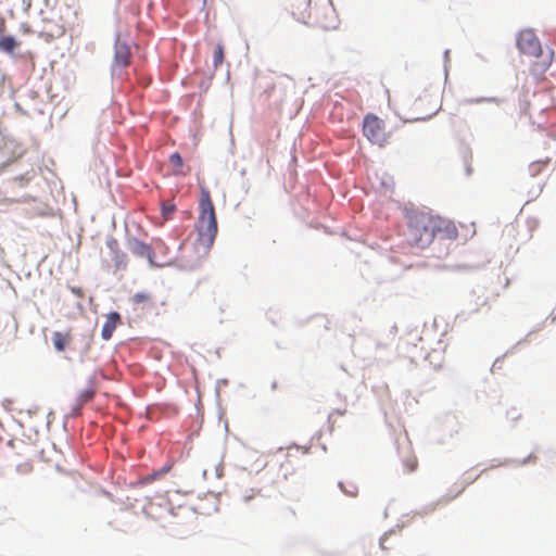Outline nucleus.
<instances>
[{"label": "nucleus", "mask_w": 556, "mask_h": 556, "mask_svg": "<svg viewBox=\"0 0 556 556\" xmlns=\"http://www.w3.org/2000/svg\"><path fill=\"white\" fill-rule=\"evenodd\" d=\"M71 291L78 298H84V291L80 288L72 287Z\"/></svg>", "instance_id": "nucleus-20"}, {"label": "nucleus", "mask_w": 556, "mask_h": 556, "mask_svg": "<svg viewBox=\"0 0 556 556\" xmlns=\"http://www.w3.org/2000/svg\"><path fill=\"white\" fill-rule=\"evenodd\" d=\"M255 497V492L253 490H251V492L249 494H244L242 496L243 501L245 503L250 502L251 500H253Z\"/></svg>", "instance_id": "nucleus-21"}, {"label": "nucleus", "mask_w": 556, "mask_h": 556, "mask_svg": "<svg viewBox=\"0 0 556 556\" xmlns=\"http://www.w3.org/2000/svg\"><path fill=\"white\" fill-rule=\"evenodd\" d=\"M106 247L112 253L115 270H125L127 267V255L119 249L118 241L115 238H109L106 240Z\"/></svg>", "instance_id": "nucleus-7"}, {"label": "nucleus", "mask_w": 556, "mask_h": 556, "mask_svg": "<svg viewBox=\"0 0 556 556\" xmlns=\"http://www.w3.org/2000/svg\"><path fill=\"white\" fill-rule=\"evenodd\" d=\"M518 49L529 55L539 56L541 54V43L535 34L526 29L520 31L517 39Z\"/></svg>", "instance_id": "nucleus-5"}, {"label": "nucleus", "mask_w": 556, "mask_h": 556, "mask_svg": "<svg viewBox=\"0 0 556 556\" xmlns=\"http://www.w3.org/2000/svg\"><path fill=\"white\" fill-rule=\"evenodd\" d=\"M130 59L131 52L129 46L125 42L116 41L114 64L121 68H124L130 64Z\"/></svg>", "instance_id": "nucleus-8"}, {"label": "nucleus", "mask_w": 556, "mask_h": 556, "mask_svg": "<svg viewBox=\"0 0 556 556\" xmlns=\"http://www.w3.org/2000/svg\"><path fill=\"white\" fill-rule=\"evenodd\" d=\"M363 135L372 144L384 147L389 143L390 132L386 129L383 119L375 114H366L363 121Z\"/></svg>", "instance_id": "nucleus-3"}, {"label": "nucleus", "mask_w": 556, "mask_h": 556, "mask_svg": "<svg viewBox=\"0 0 556 556\" xmlns=\"http://www.w3.org/2000/svg\"><path fill=\"white\" fill-rule=\"evenodd\" d=\"M128 248L130 250V252L138 256V257H143V258H147L149 264L154 266V265H157L155 262H154V254H153V250L151 248V245L144 243L143 241H140L136 238H132L128 241Z\"/></svg>", "instance_id": "nucleus-6"}, {"label": "nucleus", "mask_w": 556, "mask_h": 556, "mask_svg": "<svg viewBox=\"0 0 556 556\" xmlns=\"http://www.w3.org/2000/svg\"><path fill=\"white\" fill-rule=\"evenodd\" d=\"M224 62V45L217 43L214 48L213 52V66L214 68H218Z\"/></svg>", "instance_id": "nucleus-14"}, {"label": "nucleus", "mask_w": 556, "mask_h": 556, "mask_svg": "<svg viewBox=\"0 0 556 556\" xmlns=\"http://www.w3.org/2000/svg\"><path fill=\"white\" fill-rule=\"evenodd\" d=\"M93 395H94L93 389H86V390L81 391L77 399L78 407L80 408L84 404L91 401Z\"/></svg>", "instance_id": "nucleus-15"}, {"label": "nucleus", "mask_w": 556, "mask_h": 556, "mask_svg": "<svg viewBox=\"0 0 556 556\" xmlns=\"http://www.w3.org/2000/svg\"><path fill=\"white\" fill-rule=\"evenodd\" d=\"M403 464L407 472L415 471L418 466L417 457L413 454L410 446H407L404 452Z\"/></svg>", "instance_id": "nucleus-12"}, {"label": "nucleus", "mask_w": 556, "mask_h": 556, "mask_svg": "<svg viewBox=\"0 0 556 556\" xmlns=\"http://www.w3.org/2000/svg\"><path fill=\"white\" fill-rule=\"evenodd\" d=\"M175 211V206L174 205H163L162 206V212H163V216L165 219H168L170 217V215L174 213Z\"/></svg>", "instance_id": "nucleus-17"}, {"label": "nucleus", "mask_w": 556, "mask_h": 556, "mask_svg": "<svg viewBox=\"0 0 556 556\" xmlns=\"http://www.w3.org/2000/svg\"><path fill=\"white\" fill-rule=\"evenodd\" d=\"M308 7H309V3L306 0L300 1L295 8L296 11L295 10L292 11L293 16L302 23H307V21L311 17Z\"/></svg>", "instance_id": "nucleus-11"}, {"label": "nucleus", "mask_w": 556, "mask_h": 556, "mask_svg": "<svg viewBox=\"0 0 556 556\" xmlns=\"http://www.w3.org/2000/svg\"><path fill=\"white\" fill-rule=\"evenodd\" d=\"M121 321V316L117 312H112L106 316L105 323L103 325L101 337L104 340H110L113 336L114 330Z\"/></svg>", "instance_id": "nucleus-9"}, {"label": "nucleus", "mask_w": 556, "mask_h": 556, "mask_svg": "<svg viewBox=\"0 0 556 556\" xmlns=\"http://www.w3.org/2000/svg\"><path fill=\"white\" fill-rule=\"evenodd\" d=\"M448 53H450V51H448V50H446V51H445V53H444V56H445V63L448 61Z\"/></svg>", "instance_id": "nucleus-23"}, {"label": "nucleus", "mask_w": 556, "mask_h": 556, "mask_svg": "<svg viewBox=\"0 0 556 556\" xmlns=\"http://www.w3.org/2000/svg\"><path fill=\"white\" fill-rule=\"evenodd\" d=\"M169 162L170 164L175 167V168H181L182 167V159L180 156L179 153H173L170 156H169Z\"/></svg>", "instance_id": "nucleus-16"}, {"label": "nucleus", "mask_w": 556, "mask_h": 556, "mask_svg": "<svg viewBox=\"0 0 556 556\" xmlns=\"http://www.w3.org/2000/svg\"><path fill=\"white\" fill-rule=\"evenodd\" d=\"M149 299H150V296H149L148 294H146V293H137V294H135V296H134V300H135V302H137V303L146 302V301H148Z\"/></svg>", "instance_id": "nucleus-19"}, {"label": "nucleus", "mask_w": 556, "mask_h": 556, "mask_svg": "<svg viewBox=\"0 0 556 556\" xmlns=\"http://www.w3.org/2000/svg\"><path fill=\"white\" fill-rule=\"evenodd\" d=\"M547 163H548V160H547V161H545L544 163L535 162V163H532V164L530 165V168H531V170L533 172V174H536V173H539V172H540L541 167H542V166H545Z\"/></svg>", "instance_id": "nucleus-18"}, {"label": "nucleus", "mask_w": 556, "mask_h": 556, "mask_svg": "<svg viewBox=\"0 0 556 556\" xmlns=\"http://www.w3.org/2000/svg\"><path fill=\"white\" fill-rule=\"evenodd\" d=\"M197 230L199 243L204 248H211L217 235V218L211 193L204 187L200 192Z\"/></svg>", "instance_id": "nucleus-2"}, {"label": "nucleus", "mask_w": 556, "mask_h": 556, "mask_svg": "<svg viewBox=\"0 0 556 556\" xmlns=\"http://www.w3.org/2000/svg\"><path fill=\"white\" fill-rule=\"evenodd\" d=\"M443 222L441 218L427 212H412L407 216L406 238L410 245L424 249L434 239L435 235L442 230Z\"/></svg>", "instance_id": "nucleus-1"}, {"label": "nucleus", "mask_w": 556, "mask_h": 556, "mask_svg": "<svg viewBox=\"0 0 556 556\" xmlns=\"http://www.w3.org/2000/svg\"><path fill=\"white\" fill-rule=\"evenodd\" d=\"M527 460H528V462H535V460H536V456H535V455H533V454H531V455H529V457H528V459H527Z\"/></svg>", "instance_id": "nucleus-22"}, {"label": "nucleus", "mask_w": 556, "mask_h": 556, "mask_svg": "<svg viewBox=\"0 0 556 556\" xmlns=\"http://www.w3.org/2000/svg\"><path fill=\"white\" fill-rule=\"evenodd\" d=\"M305 453L306 451H301L299 447L280 451L273 457L271 463L278 467V475L286 480L295 472L301 462L300 455Z\"/></svg>", "instance_id": "nucleus-4"}, {"label": "nucleus", "mask_w": 556, "mask_h": 556, "mask_svg": "<svg viewBox=\"0 0 556 556\" xmlns=\"http://www.w3.org/2000/svg\"><path fill=\"white\" fill-rule=\"evenodd\" d=\"M72 340L71 331H55L52 334L53 346L58 352H63Z\"/></svg>", "instance_id": "nucleus-10"}, {"label": "nucleus", "mask_w": 556, "mask_h": 556, "mask_svg": "<svg viewBox=\"0 0 556 556\" xmlns=\"http://www.w3.org/2000/svg\"><path fill=\"white\" fill-rule=\"evenodd\" d=\"M20 46V42L12 36L0 37V50L7 53H13Z\"/></svg>", "instance_id": "nucleus-13"}]
</instances>
